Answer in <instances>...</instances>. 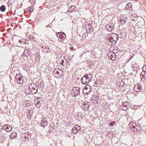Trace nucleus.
<instances>
[{
    "mask_svg": "<svg viewBox=\"0 0 146 146\" xmlns=\"http://www.w3.org/2000/svg\"><path fill=\"white\" fill-rule=\"evenodd\" d=\"M118 38L119 36L117 35L115 33H112L111 34V36L109 37L108 40L113 43L112 45H115Z\"/></svg>",
    "mask_w": 146,
    "mask_h": 146,
    "instance_id": "1",
    "label": "nucleus"
},
{
    "mask_svg": "<svg viewBox=\"0 0 146 146\" xmlns=\"http://www.w3.org/2000/svg\"><path fill=\"white\" fill-rule=\"evenodd\" d=\"M56 35L58 38V41L62 43H64V41L66 39V35L64 33H57Z\"/></svg>",
    "mask_w": 146,
    "mask_h": 146,
    "instance_id": "2",
    "label": "nucleus"
},
{
    "mask_svg": "<svg viewBox=\"0 0 146 146\" xmlns=\"http://www.w3.org/2000/svg\"><path fill=\"white\" fill-rule=\"evenodd\" d=\"M29 91L32 94L36 93L38 92V87L35 84H31L29 86Z\"/></svg>",
    "mask_w": 146,
    "mask_h": 146,
    "instance_id": "3",
    "label": "nucleus"
},
{
    "mask_svg": "<svg viewBox=\"0 0 146 146\" xmlns=\"http://www.w3.org/2000/svg\"><path fill=\"white\" fill-rule=\"evenodd\" d=\"M127 17L125 15H121L118 18V20L120 21L121 25L125 24L127 23Z\"/></svg>",
    "mask_w": 146,
    "mask_h": 146,
    "instance_id": "4",
    "label": "nucleus"
},
{
    "mask_svg": "<svg viewBox=\"0 0 146 146\" xmlns=\"http://www.w3.org/2000/svg\"><path fill=\"white\" fill-rule=\"evenodd\" d=\"M129 107V103L127 101L124 102L121 106L120 109L121 110L126 111Z\"/></svg>",
    "mask_w": 146,
    "mask_h": 146,
    "instance_id": "5",
    "label": "nucleus"
},
{
    "mask_svg": "<svg viewBox=\"0 0 146 146\" xmlns=\"http://www.w3.org/2000/svg\"><path fill=\"white\" fill-rule=\"evenodd\" d=\"M34 103L37 108H39L42 103V98H41L36 97L34 100Z\"/></svg>",
    "mask_w": 146,
    "mask_h": 146,
    "instance_id": "6",
    "label": "nucleus"
},
{
    "mask_svg": "<svg viewBox=\"0 0 146 146\" xmlns=\"http://www.w3.org/2000/svg\"><path fill=\"white\" fill-rule=\"evenodd\" d=\"M62 71L61 69L59 68H55L53 72V73L54 75L56 77H61V75H62Z\"/></svg>",
    "mask_w": 146,
    "mask_h": 146,
    "instance_id": "7",
    "label": "nucleus"
},
{
    "mask_svg": "<svg viewBox=\"0 0 146 146\" xmlns=\"http://www.w3.org/2000/svg\"><path fill=\"white\" fill-rule=\"evenodd\" d=\"M80 89L79 87H74L72 90L71 94L73 96H76L78 95L80 93Z\"/></svg>",
    "mask_w": 146,
    "mask_h": 146,
    "instance_id": "8",
    "label": "nucleus"
},
{
    "mask_svg": "<svg viewBox=\"0 0 146 146\" xmlns=\"http://www.w3.org/2000/svg\"><path fill=\"white\" fill-rule=\"evenodd\" d=\"M15 81H16L17 83L21 84L23 82V80L22 77L20 76L19 74H16L15 77Z\"/></svg>",
    "mask_w": 146,
    "mask_h": 146,
    "instance_id": "9",
    "label": "nucleus"
},
{
    "mask_svg": "<svg viewBox=\"0 0 146 146\" xmlns=\"http://www.w3.org/2000/svg\"><path fill=\"white\" fill-rule=\"evenodd\" d=\"M90 105V103L89 102L85 101L83 102L81 106L84 110V111H85L89 109Z\"/></svg>",
    "mask_w": 146,
    "mask_h": 146,
    "instance_id": "10",
    "label": "nucleus"
},
{
    "mask_svg": "<svg viewBox=\"0 0 146 146\" xmlns=\"http://www.w3.org/2000/svg\"><path fill=\"white\" fill-rule=\"evenodd\" d=\"M129 125L130 127V130L132 131L136 132L137 131L138 129L137 128V127L135 123L131 122L129 124Z\"/></svg>",
    "mask_w": 146,
    "mask_h": 146,
    "instance_id": "11",
    "label": "nucleus"
},
{
    "mask_svg": "<svg viewBox=\"0 0 146 146\" xmlns=\"http://www.w3.org/2000/svg\"><path fill=\"white\" fill-rule=\"evenodd\" d=\"M108 58L112 61L115 60L116 58V56L115 53L111 52L108 54Z\"/></svg>",
    "mask_w": 146,
    "mask_h": 146,
    "instance_id": "12",
    "label": "nucleus"
},
{
    "mask_svg": "<svg viewBox=\"0 0 146 146\" xmlns=\"http://www.w3.org/2000/svg\"><path fill=\"white\" fill-rule=\"evenodd\" d=\"M80 127L78 125H75L73 127L72 129V133L75 134L77 133L78 131H80Z\"/></svg>",
    "mask_w": 146,
    "mask_h": 146,
    "instance_id": "13",
    "label": "nucleus"
},
{
    "mask_svg": "<svg viewBox=\"0 0 146 146\" xmlns=\"http://www.w3.org/2000/svg\"><path fill=\"white\" fill-rule=\"evenodd\" d=\"M142 90L141 85L139 84H136L135 85L133 90L135 92H139Z\"/></svg>",
    "mask_w": 146,
    "mask_h": 146,
    "instance_id": "14",
    "label": "nucleus"
},
{
    "mask_svg": "<svg viewBox=\"0 0 146 146\" xmlns=\"http://www.w3.org/2000/svg\"><path fill=\"white\" fill-rule=\"evenodd\" d=\"M91 87L89 85H87L85 87L83 90V93L85 94H87L89 93L91 91Z\"/></svg>",
    "mask_w": 146,
    "mask_h": 146,
    "instance_id": "15",
    "label": "nucleus"
},
{
    "mask_svg": "<svg viewBox=\"0 0 146 146\" xmlns=\"http://www.w3.org/2000/svg\"><path fill=\"white\" fill-rule=\"evenodd\" d=\"M1 129L5 130L6 131L9 132L12 130V127L11 126L7 124L4 125Z\"/></svg>",
    "mask_w": 146,
    "mask_h": 146,
    "instance_id": "16",
    "label": "nucleus"
},
{
    "mask_svg": "<svg viewBox=\"0 0 146 146\" xmlns=\"http://www.w3.org/2000/svg\"><path fill=\"white\" fill-rule=\"evenodd\" d=\"M48 121L47 118H44L41 121L40 125L42 127H44L47 125Z\"/></svg>",
    "mask_w": 146,
    "mask_h": 146,
    "instance_id": "17",
    "label": "nucleus"
},
{
    "mask_svg": "<svg viewBox=\"0 0 146 146\" xmlns=\"http://www.w3.org/2000/svg\"><path fill=\"white\" fill-rule=\"evenodd\" d=\"M31 51L28 50H25L23 55V57H28L31 54Z\"/></svg>",
    "mask_w": 146,
    "mask_h": 146,
    "instance_id": "18",
    "label": "nucleus"
},
{
    "mask_svg": "<svg viewBox=\"0 0 146 146\" xmlns=\"http://www.w3.org/2000/svg\"><path fill=\"white\" fill-rule=\"evenodd\" d=\"M86 76H84L81 79V82L82 84H86V78L85 77Z\"/></svg>",
    "mask_w": 146,
    "mask_h": 146,
    "instance_id": "19",
    "label": "nucleus"
},
{
    "mask_svg": "<svg viewBox=\"0 0 146 146\" xmlns=\"http://www.w3.org/2000/svg\"><path fill=\"white\" fill-rule=\"evenodd\" d=\"M131 68L133 70L137 71L139 68V67L136 64H135L132 65Z\"/></svg>",
    "mask_w": 146,
    "mask_h": 146,
    "instance_id": "20",
    "label": "nucleus"
},
{
    "mask_svg": "<svg viewBox=\"0 0 146 146\" xmlns=\"http://www.w3.org/2000/svg\"><path fill=\"white\" fill-rule=\"evenodd\" d=\"M141 76L142 77L141 78L146 80V72L145 71L142 72L141 74Z\"/></svg>",
    "mask_w": 146,
    "mask_h": 146,
    "instance_id": "21",
    "label": "nucleus"
},
{
    "mask_svg": "<svg viewBox=\"0 0 146 146\" xmlns=\"http://www.w3.org/2000/svg\"><path fill=\"white\" fill-rule=\"evenodd\" d=\"M17 133L15 132H14L11 133L10 135V137L11 138H13L15 137H16L17 136Z\"/></svg>",
    "mask_w": 146,
    "mask_h": 146,
    "instance_id": "22",
    "label": "nucleus"
},
{
    "mask_svg": "<svg viewBox=\"0 0 146 146\" xmlns=\"http://www.w3.org/2000/svg\"><path fill=\"white\" fill-rule=\"evenodd\" d=\"M33 9L32 6H31L27 8V11L29 13H31L33 12Z\"/></svg>",
    "mask_w": 146,
    "mask_h": 146,
    "instance_id": "23",
    "label": "nucleus"
},
{
    "mask_svg": "<svg viewBox=\"0 0 146 146\" xmlns=\"http://www.w3.org/2000/svg\"><path fill=\"white\" fill-rule=\"evenodd\" d=\"M86 76V77L88 80H89L91 81L92 78V75L91 74H88L87 75H84Z\"/></svg>",
    "mask_w": 146,
    "mask_h": 146,
    "instance_id": "24",
    "label": "nucleus"
},
{
    "mask_svg": "<svg viewBox=\"0 0 146 146\" xmlns=\"http://www.w3.org/2000/svg\"><path fill=\"white\" fill-rule=\"evenodd\" d=\"M6 7L5 5H2L0 7V10L2 12H4L5 10Z\"/></svg>",
    "mask_w": 146,
    "mask_h": 146,
    "instance_id": "25",
    "label": "nucleus"
},
{
    "mask_svg": "<svg viewBox=\"0 0 146 146\" xmlns=\"http://www.w3.org/2000/svg\"><path fill=\"white\" fill-rule=\"evenodd\" d=\"M27 40H32L33 41L35 40V38L34 36H29L27 37Z\"/></svg>",
    "mask_w": 146,
    "mask_h": 146,
    "instance_id": "26",
    "label": "nucleus"
},
{
    "mask_svg": "<svg viewBox=\"0 0 146 146\" xmlns=\"http://www.w3.org/2000/svg\"><path fill=\"white\" fill-rule=\"evenodd\" d=\"M75 7L74 6H71L70 7L69 11H70V12H72L75 9Z\"/></svg>",
    "mask_w": 146,
    "mask_h": 146,
    "instance_id": "27",
    "label": "nucleus"
},
{
    "mask_svg": "<svg viewBox=\"0 0 146 146\" xmlns=\"http://www.w3.org/2000/svg\"><path fill=\"white\" fill-rule=\"evenodd\" d=\"M132 6L131 4V3H128L127 4V5L126 6L125 8V9L126 10H128V8H131Z\"/></svg>",
    "mask_w": 146,
    "mask_h": 146,
    "instance_id": "28",
    "label": "nucleus"
},
{
    "mask_svg": "<svg viewBox=\"0 0 146 146\" xmlns=\"http://www.w3.org/2000/svg\"><path fill=\"white\" fill-rule=\"evenodd\" d=\"M48 49L49 48L48 47H47L46 48L45 46V48H44V50H43V51L44 53H48V52H49V51L48 50Z\"/></svg>",
    "mask_w": 146,
    "mask_h": 146,
    "instance_id": "29",
    "label": "nucleus"
},
{
    "mask_svg": "<svg viewBox=\"0 0 146 146\" xmlns=\"http://www.w3.org/2000/svg\"><path fill=\"white\" fill-rule=\"evenodd\" d=\"M106 27L108 28V30L109 31H111L113 29V27H112L110 26L109 25L108 26H107Z\"/></svg>",
    "mask_w": 146,
    "mask_h": 146,
    "instance_id": "30",
    "label": "nucleus"
},
{
    "mask_svg": "<svg viewBox=\"0 0 146 146\" xmlns=\"http://www.w3.org/2000/svg\"><path fill=\"white\" fill-rule=\"evenodd\" d=\"M28 132H26L25 133V137H27V138L28 139L30 137L31 135H28L27 136V135L28 134Z\"/></svg>",
    "mask_w": 146,
    "mask_h": 146,
    "instance_id": "31",
    "label": "nucleus"
},
{
    "mask_svg": "<svg viewBox=\"0 0 146 146\" xmlns=\"http://www.w3.org/2000/svg\"><path fill=\"white\" fill-rule=\"evenodd\" d=\"M115 121H113L112 122H110L109 124L110 126H113V124L115 123Z\"/></svg>",
    "mask_w": 146,
    "mask_h": 146,
    "instance_id": "32",
    "label": "nucleus"
},
{
    "mask_svg": "<svg viewBox=\"0 0 146 146\" xmlns=\"http://www.w3.org/2000/svg\"><path fill=\"white\" fill-rule=\"evenodd\" d=\"M143 70L144 71H145L146 72V66H144L143 68Z\"/></svg>",
    "mask_w": 146,
    "mask_h": 146,
    "instance_id": "33",
    "label": "nucleus"
},
{
    "mask_svg": "<svg viewBox=\"0 0 146 146\" xmlns=\"http://www.w3.org/2000/svg\"><path fill=\"white\" fill-rule=\"evenodd\" d=\"M64 63V61L63 60H62L61 62V64L62 65L64 66V65H63V63Z\"/></svg>",
    "mask_w": 146,
    "mask_h": 146,
    "instance_id": "34",
    "label": "nucleus"
},
{
    "mask_svg": "<svg viewBox=\"0 0 146 146\" xmlns=\"http://www.w3.org/2000/svg\"><path fill=\"white\" fill-rule=\"evenodd\" d=\"M90 81L89 80H88V79L86 78V84H87Z\"/></svg>",
    "mask_w": 146,
    "mask_h": 146,
    "instance_id": "35",
    "label": "nucleus"
},
{
    "mask_svg": "<svg viewBox=\"0 0 146 146\" xmlns=\"http://www.w3.org/2000/svg\"><path fill=\"white\" fill-rule=\"evenodd\" d=\"M94 97L96 98L95 99H96L97 100H99V98L98 96L97 97H95L94 96L93 97V98H94Z\"/></svg>",
    "mask_w": 146,
    "mask_h": 146,
    "instance_id": "36",
    "label": "nucleus"
},
{
    "mask_svg": "<svg viewBox=\"0 0 146 146\" xmlns=\"http://www.w3.org/2000/svg\"><path fill=\"white\" fill-rule=\"evenodd\" d=\"M88 26L89 27H91V25L90 24V23H89V24L88 25Z\"/></svg>",
    "mask_w": 146,
    "mask_h": 146,
    "instance_id": "37",
    "label": "nucleus"
},
{
    "mask_svg": "<svg viewBox=\"0 0 146 146\" xmlns=\"http://www.w3.org/2000/svg\"><path fill=\"white\" fill-rule=\"evenodd\" d=\"M49 27V25H48V26H46V27Z\"/></svg>",
    "mask_w": 146,
    "mask_h": 146,
    "instance_id": "38",
    "label": "nucleus"
},
{
    "mask_svg": "<svg viewBox=\"0 0 146 146\" xmlns=\"http://www.w3.org/2000/svg\"><path fill=\"white\" fill-rule=\"evenodd\" d=\"M19 42H21V40H19Z\"/></svg>",
    "mask_w": 146,
    "mask_h": 146,
    "instance_id": "39",
    "label": "nucleus"
},
{
    "mask_svg": "<svg viewBox=\"0 0 146 146\" xmlns=\"http://www.w3.org/2000/svg\"><path fill=\"white\" fill-rule=\"evenodd\" d=\"M44 48V47H43V46L42 47V48Z\"/></svg>",
    "mask_w": 146,
    "mask_h": 146,
    "instance_id": "40",
    "label": "nucleus"
}]
</instances>
